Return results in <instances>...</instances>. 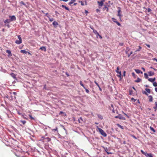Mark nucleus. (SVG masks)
Segmentation results:
<instances>
[{
  "instance_id": "obj_61",
  "label": "nucleus",
  "mask_w": 157,
  "mask_h": 157,
  "mask_svg": "<svg viewBox=\"0 0 157 157\" xmlns=\"http://www.w3.org/2000/svg\"><path fill=\"white\" fill-rule=\"evenodd\" d=\"M63 112L62 111H60L59 113V114H61L63 113Z\"/></svg>"
},
{
  "instance_id": "obj_12",
  "label": "nucleus",
  "mask_w": 157,
  "mask_h": 157,
  "mask_svg": "<svg viewBox=\"0 0 157 157\" xmlns=\"http://www.w3.org/2000/svg\"><path fill=\"white\" fill-rule=\"evenodd\" d=\"M11 21L10 19H7L5 20L4 21V22L5 24H9Z\"/></svg>"
},
{
  "instance_id": "obj_3",
  "label": "nucleus",
  "mask_w": 157,
  "mask_h": 157,
  "mask_svg": "<svg viewBox=\"0 0 157 157\" xmlns=\"http://www.w3.org/2000/svg\"><path fill=\"white\" fill-rule=\"evenodd\" d=\"M115 117L116 118H119L120 119L123 120H125V118L123 117L122 116V115L120 114H119L118 115V116H115Z\"/></svg>"
},
{
  "instance_id": "obj_37",
  "label": "nucleus",
  "mask_w": 157,
  "mask_h": 157,
  "mask_svg": "<svg viewBox=\"0 0 157 157\" xmlns=\"http://www.w3.org/2000/svg\"><path fill=\"white\" fill-rule=\"evenodd\" d=\"M107 5L108 6H110V1H109L108 2V3H107Z\"/></svg>"
},
{
  "instance_id": "obj_42",
  "label": "nucleus",
  "mask_w": 157,
  "mask_h": 157,
  "mask_svg": "<svg viewBox=\"0 0 157 157\" xmlns=\"http://www.w3.org/2000/svg\"><path fill=\"white\" fill-rule=\"evenodd\" d=\"M18 39H19V40H22L21 38V37L20 35H18L17 36Z\"/></svg>"
},
{
  "instance_id": "obj_30",
  "label": "nucleus",
  "mask_w": 157,
  "mask_h": 157,
  "mask_svg": "<svg viewBox=\"0 0 157 157\" xmlns=\"http://www.w3.org/2000/svg\"><path fill=\"white\" fill-rule=\"evenodd\" d=\"M135 71L136 72L137 74H139L140 73V70L137 69H135Z\"/></svg>"
},
{
  "instance_id": "obj_49",
  "label": "nucleus",
  "mask_w": 157,
  "mask_h": 157,
  "mask_svg": "<svg viewBox=\"0 0 157 157\" xmlns=\"http://www.w3.org/2000/svg\"><path fill=\"white\" fill-rule=\"evenodd\" d=\"M132 75L134 77H135L136 75H135V73L134 72H132Z\"/></svg>"
},
{
  "instance_id": "obj_60",
  "label": "nucleus",
  "mask_w": 157,
  "mask_h": 157,
  "mask_svg": "<svg viewBox=\"0 0 157 157\" xmlns=\"http://www.w3.org/2000/svg\"><path fill=\"white\" fill-rule=\"evenodd\" d=\"M79 119H80V120H81L82 121H83L82 118V117H80L79 118Z\"/></svg>"
},
{
  "instance_id": "obj_11",
  "label": "nucleus",
  "mask_w": 157,
  "mask_h": 157,
  "mask_svg": "<svg viewBox=\"0 0 157 157\" xmlns=\"http://www.w3.org/2000/svg\"><path fill=\"white\" fill-rule=\"evenodd\" d=\"M21 52L23 53L26 54L28 53L29 54V52L26 51L25 50H22L21 51Z\"/></svg>"
},
{
  "instance_id": "obj_7",
  "label": "nucleus",
  "mask_w": 157,
  "mask_h": 157,
  "mask_svg": "<svg viewBox=\"0 0 157 157\" xmlns=\"http://www.w3.org/2000/svg\"><path fill=\"white\" fill-rule=\"evenodd\" d=\"M155 80V78H148V80L150 82H154V81Z\"/></svg>"
},
{
  "instance_id": "obj_1",
  "label": "nucleus",
  "mask_w": 157,
  "mask_h": 157,
  "mask_svg": "<svg viewBox=\"0 0 157 157\" xmlns=\"http://www.w3.org/2000/svg\"><path fill=\"white\" fill-rule=\"evenodd\" d=\"M98 130L100 134L104 137H106V134L102 129L100 128H98Z\"/></svg>"
},
{
  "instance_id": "obj_53",
  "label": "nucleus",
  "mask_w": 157,
  "mask_h": 157,
  "mask_svg": "<svg viewBox=\"0 0 157 157\" xmlns=\"http://www.w3.org/2000/svg\"><path fill=\"white\" fill-rule=\"evenodd\" d=\"M96 12H97V13L99 12H100V10H99V9H97L96 10Z\"/></svg>"
},
{
  "instance_id": "obj_38",
  "label": "nucleus",
  "mask_w": 157,
  "mask_h": 157,
  "mask_svg": "<svg viewBox=\"0 0 157 157\" xmlns=\"http://www.w3.org/2000/svg\"><path fill=\"white\" fill-rule=\"evenodd\" d=\"M117 125H118V126L120 128H121V129H123V126H122L121 125H120V124H117Z\"/></svg>"
},
{
  "instance_id": "obj_26",
  "label": "nucleus",
  "mask_w": 157,
  "mask_h": 157,
  "mask_svg": "<svg viewBox=\"0 0 157 157\" xmlns=\"http://www.w3.org/2000/svg\"><path fill=\"white\" fill-rule=\"evenodd\" d=\"M145 90L148 93H150L151 92V91L150 89L148 88H146L145 89Z\"/></svg>"
},
{
  "instance_id": "obj_8",
  "label": "nucleus",
  "mask_w": 157,
  "mask_h": 157,
  "mask_svg": "<svg viewBox=\"0 0 157 157\" xmlns=\"http://www.w3.org/2000/svg\"><path fill=\"white\" fill-rule=\"evenodd\" d=\"M97 3L99 6L101 7L103 5V3L102 2V1H99L97 2Z\"/></svg>"
},
{
  "instance_id": "obj_45",
  "label": "nucleus",
  "mask_w": 157,
  "mask_h": 157,
  "mask_svg": "<svg viewBox=\"0 0 157 157\" xmlns=\"http://www.w3.org/2000/svg\"><path fill=\"white\" fill-rule=\"evenodd\" d=\"M133 53L132 52H131L129 54H128V57H130V56Z\"/></svg>"
},
{
  "instance_id": "obj_2",
  "label": "nucleus",
  "mask_w": 157,
  "mask_h": 157,
  "mask_svg": "<svg viewBox=\"0 0 157 157\" xmlns=\"http://www.w3.org/2000/svg\"><path fill=\"white\" fill-rule=\"evenodd\" d=\"M42 138L43 139L40 140V141L43 143L45 142H48L51 140V138L49 137L44 138V137H42Z\"/></svg>"
},
{
  "instance_id": "obj_21",
  "label": "nucleus",
  "mask_w": 157,
  "mask_h": 157,
  "mask_svg": "<svg viewBox=\"0 0 157 157\" xmlns=\"http://www.w3.org/2000/svg\"><path fill=\"white\" fill-rule=\"evenodd\" d=\"M130 48H129L128 47H127L126 48V50L125 51V53L126 54H128V52L130 50Z\"/></svg>"
},
{
  "instance_id": "obj_43",
  "label": "nucleus",
  "mask_w": 157,
  "mask_h": 157,
  "mask_svg": "<svg viewBox=\"0 0 157 157\" xmlns=\"http://www.w3.org/2000/svg\"><path fill=\"white\" fill-rule=\"evenodd\" d=\"M96 36H97V37L98 36H99V37H100V39H101L102 38V37L101 36V35L99 34V33H98V34H97V35H96Z\"/></svg>"
},
{
  "instance_id": "obj_18",
  "label": "nucleus",
  "mask_w": 157,
  "mask_h": 157,
  "mask_svg": "<svg viewBox=\"0 0 157 157\" xmlns=\"http://www.w3.org/2000/svg\"><path fill=\"white\" fill-rule=\"evenodd\" d=\"M149 75V76H152L154 75V73L151 71L148 72Z\"/></svg>"
},
{
  "instance_id": "obj_63",
  "label": "nucleus",
  "mask_w": 157,
  "mask_h": 157,
  "mask_svg": "<svg viewBox=\"0 0 157 157\" xmlns=\"http://www.w3.org/2000/svg\"><path fill=\"white\" fill-rule=\"evenodd\" d=\"M78 121L79 123H81L80 121V120L79 118L78 119Z\"/></svg>"
},
{
  "instance_id": "obj_47",
  "label": "nucleus",
  "mask_w": 157,
  "mask_h": 157,
  "mask_svg": "<svg viewBox=\"0 0 157 157\" xmlns=\"http://www.w3.org/2000/svg\"><path fill=\"white\" fill-rule=\"evenodd\" d=\"M119 45L121 46H123L124 45V43H119Z\"/></svg>"
},
{
  "instance_id": "obj_64",
  "label": "nucleus",
  "mask_w": 157,
  "mask_h": 157,
  "mask_svg": "<svg viewBox=\"0 0 157 157\" xmlns=\"http://www.w3.org/2000/svg\"><path fill=\"white\" fill-rule=\"evenodd\" d=\"M22 122L23 124H25V123L26 122L25 121H23Z\"/></svg>"
},
{
  "instance_id": "obj_34",
  "label": "nucleus",
  "mask_w": 157,
  "mask_h": 157,
  "mask_svg": "<svg viewBox=\"0 0 157 157\" xmlns=\"http://www.w3.org/2000/svg\"><path fill=\"white\" fill-rule=\"evenodd\" d=\"M153 85L154 86H155V87L157 86V83L156 82H153Z\"/></svg>"
},
{
  "instance_id": "obj_31",
  "label": "nucleus",
  "mask_w": 157,
  "mask_h": 157,
  "mask_svg": "<svg viewBox=\"0 0 157 157\" xmlns=\"http://www.w3.org/2000/svg\"><path fill=\"white\" fill-rule=\"evenodd\" d=\"M33 138H33L32 137H31L30 136V139H31V140H32L33 141H36V138H35V137H33Z\"/></svg>"
},
{
  "instance_id": "obj_20",
  "label": "nucleus",
  "mask_w": 157,
  "mask_h": 157,
  "mask_svg": "<svg viewBox=\"0 0 157 157\" xmlns=\"http://www.w3.org/2000/svg\"><path fill=\"white\" fill-rule=\"evenodd\" d=\"M75 1V0H71V1L69 2V4L71 5L72 4L74 3Z\"/></svg>"
},
{
  "instance_id": "obj_48",
  "label": "nucleus",
  "mask_w": 157,
  "mask_h": 157,
  "mask_svg": "<svg viewBox=\"0 0 157 157\" xmlns=\"http://www.w3.org/2000/svg\"><path fill=\"white\" fill-rule=\"evenodd\" d=\"M104 148L105 151L106 152L108 150L107 148L104 147Z\"/></svg>"
},
{
  "instance_id": "obj_41",
  "label": "nucleus",
  "mask_w": 157,
  "mask_h": 157,
  "mask_svg": "<svg viewBox=\"0 0 157 157\" xmlns=\"http://www.w3.org/2000/svg\"><path fill=\"white\" fill-rule=\"evenodd\" d=\"M84 88L85 90L86 91L87 93H88L89 92V90L87 89L85 87V88Z\"/></svg>"
},
{
  "instance_id": "obj_6",
  "label": "nucleus",
  "mask_w": 157,
  "mask_h": 157,
  "mask_svg": "<svg viewBox=\"0 0 157 157\" xmlns=\"http://www.w3.org/2000/svg\"><path fill=\"white\" fill-rule=\"evenodd\" d=\"M119 70V67H117V70H116V72L117 73L119 74V75H117V76L118 77H121V72L120 71V72H118V70Z\"/></svg>"
},
{
  "instance_id": "obj_4",
  "label": "nucleus",
  "mask_w": 157,
  "mask_h": 157,
  "mask_svg": "<svg viewBox=\"0 0 157 157\" xmlns=\"http://www.w3.org/2000/svg\"><path fill=\"white\" fill-rule=\"evenodd\" d=\"M9 17L10 18V19L11 21H15L16 20V17L14 15H13L12 16H10Z\"/></svg>"
},
{
  "instance_id": "obj_22",
  "label": "nucleus",
  "mask_w": 157,
  "mask_h": 157,
  "mask_svg": "<svg viewBox=\"0 0 157 157\" xmlns=\"http://www.w3.org/2000/svg\"><path fill=\"white\" fill-rule=\"evenodd\" d=\"M62 7L63 8H65V9L66 10H69V9L67 7L65 6H64V5H62Z\"/></svg>"
},
{
  "instance_id": "obj_16",
  "label": "nucleus",
  "mask_w": 157,
  "mask_h": 157,
  "mask_svg": "<svg viewBox=\"0 0 157 157\" xmlns=\"http://www.w3.org/2000/svg\"><path fill=\"white\" fill-rule=\"evenodd\" d=\"M94 83L97 85V86L99 88V89L100 90V91H101L102 89L101 88V87H100L99 84L97 83V82L96 81H94Z\"/></svg>"
},
{
  "instance_id": "obj_50",
  "label": "nucleus",
  "mask_w": 157,
  "mask_h": 157,
  "mask_svg": "<svg viewBox=\"0 0 157 157\" xmlns=\"http://www.w3.org/2000/svg\"><path fill=\"white\" fill-rule=\"evenodd\" d=\"M57 130H58L57 128H56L52 129V130L53 131H57Z\"/></svg>"
},
{
  "instance_id": "obj_27",
  "label": "nucleus",
  "mask_w": 157,
  "mask_h": 157,
  "mask_svg": "<svg viewBox=\"0 0 157 157\" xmlns=\"http://www.w3.org/2000/svg\"><path fill=\"white\" fill-rule=\"evenodd\" d=\"M144 76L145 78L147 79L148 78V75L146 73H144Z\"/></svg>"
},
{
  "instance_id": "obj_19",
  "label": "nucleus",
  "mask_w": 157,
  "mask_h": 157,
  "mask_svg": "<svg viewBox=\"0 0 157 157\" xmlns=\"http://www.w3.org/2000/svg\"><path fill=\"white\" fill-rule=\"evenodd\" d=\"M149 98V101L150 102H152L153 101V98L151 95H149L148 96Z\"/></svg>"
},
{
  "instance_id": "obj_51",
  "label": "nucleus",
  "mask_w": 157,
  "mask_h": 157,
  "mask_svg": "<svg viewBox=\"0 0 157 157\" xmlns=\"http://www.w3.org/2000/svg\"><path fill=\"white\" fill-rule=\"evenodd\" d=\"M143 93L144 94H145L147 95H148V94H147V92L145 91H144V92H143Z\"/></svg>"
},
{
  "instance_id": "obj_24",
  "label": "nucleus",
  "mask_w": 157,
  "mask_h": 157,
  "mask_svg": "<svg viewBox=\"0 0 157 157\" xmlns=\"http://www.w3.org/2000/svg\"><path fill=\"white\" fill-rule=\"evenodd\" d=\"M6 52L8 53L10 55H11V52L9 50H7L6 51Z\"/></svg>"
},
{
  "instance_id": "obj_44",
  "label": "nucleus",
  "mask_w": 157,
  "mask_h": 157,
  "mask_svg": "<svg viewBox=\"0 0 157 157\" xmlns=\"http://www.w3.org/2000/svg\"><path fill=\"white\" fill-rule=\"evenodd\" d=\"M5 26L7 27L8 28H9L10 27V25L9 24H5Z\"/></svg>"
},
{
  "instance_id": "obj_46",
  "label": "nucleus",
  "mask_w": 157,
  "mask_h": 157,
  "mask_svg": "<svg viewBox=\"0 0 157 157\" xmlns=\"http://www.w3.org/2000/svg\"><path fill=\"white\" fill-rule=\"evenodd\" d=\"M131 100L132 101H133L134 102H135L136 101V100L134 98H131Z\"/></svg>"
},
{
  "instance_id": "obj_13",
  "label": "nucleus",
  "mask_w": 157,
  "mask_h": 157,
  "mask_svg": "<svg viewBox=\"0 0 157 157\" xmlns=\"http://www.w3.org/2000/svg\"><path fill=\"white\" fill-rule=\"evenodd\" d=\"M40 49L44 52L46 51V47L44 46H42L40 48Z\"/></svg>"
},
{
  "instance_id": "obj_36",
  "label": "nucleus",
  "mask_w": 157,
  "mask_h": 157,
  "mask_svg": "<svg viewBox=\"0 0 157 157\" xmlns=\"http://www.w3.org/2000/svg\"><path fill=\"white\" fill-rule=\"evenodd\" d=\"M118 26H121V24L118 21H117L115 22Z\"/></svg>"
},
{
  "instance_id": "obj_32",
  "label": "nucleus",
  "mask_w": 157,
  "mask_h": 157,
  "mask_svg": "<svg viewBox=\"0 0 157 157\" xmlns=\"http://www.w3.org/2000/svg\"><path fill=\"white\" fill-rule=\"evenodd\" d=\"M79 83L80 85L83 87V88H85V87L84 86V85L83 84L82 82V81H80V82Z\"/></svg>"
},
{
  "instance_id": "obj_29",
  "label": "nucleus",
  "mask_w": 157,
  "mask_h": 157,
  "mask_svg": "<svg viewBox=\"0 0 157 157\" xmlns=\"http://www.w3.org/2000/svg\"><path fill=\"white\" fill-rule=\"evenodd\" d=\"M98 117L101 120L103 119V117L101 115L99 114H98Z\"/></svg>"
},
{
  "instance_id": "obj_23",
  "label": "nucleus",
  "mask_w": 157,
  "mask_h": 157,
  "mask_svg": "<svg viewBox=\"0 0 157 157\" xmlns=\"http://www.w3.org/2000/svg\"><path fill=\"white\" fill-rule=\"evenodd\" d=\"M141 80V79L140 78L138 77L137 78V79L135 80V82H140Z\"/></svg>"
},
{
  "instance_id": "obj_33",
  "label": "nucleus",
  "mask_w": 157,
  "mask_h": 157,
  "mask_svg": "<svg viewBox=\"0 0 157 157\" xmlns=\"http://www.w3.org/2000/svg\"><path fill=\"white\" fill-rule=\"evenodd\" d=\"M150 129L152 131H153V132H155V130L153 128H152V127L150 126Z\"/></svg>"
},
{
  "instance_id": "obj_54",
  "label": "nucleus",
  "mask_w": 157,
  "mask_h": 157,
  "mask_svg": "<svg viewBox=\"0 0 157 157\" xmlns=\"http://www.w3.org/2000/svg\"><path fill=\"white\" fill-rule=\"evenodd\" d=\"M66 75H67V77L69 76V74L67 72H66Z\"/></svg>"
},
{
  "instance_id": "obj_56",
  "label": "nucleus",
  "mask_w": 157,
  "mask_h": 157,
  "mask_svg": "<svg viewBox=\"0 0 157 157\" xmlns=\"http://www.w3.org/2000/svg\"><path fill=\"white\" fill-rule=\"evenodd\" d=\"M153 60H155L156 61V62H157V59L155 58H154L153 59H152Z\"/></svg>"
},
{
  "instance_id": "obj_55",
  "label": "nucleus",
  "mask_w": 157,
  "mask_h": 157,
  "mask_svg": "<svg viewBox=\"0 0 157 157\" xmlns=\"http://www.w3.org/2000/svg\"><path fill=\"white\" fill-rule=\"evenodd\" d=\"M132 137L133 138H135V139H137L136 137L135 136H134V135H132Z\"/></svg>"
},
{
  "instance_id": "obj_17",
  "label": "nucleus",
  "mask_w": 157,
  "mask_h": 157,
  "mask_svg": "<svg viewBox=\"0 0 157 157\" xmlns=\"http://www.w3.org/2000/svg\"><path fill=\"white\" fill-rule=\"evenodd\" d=\"M155 106L153 107L154 109H155V111H156L157 109V102L156 101L155 102Z\"/></svg>"
},
{
  "instance_id": "obj_5",
  "label": "nucleus",
  "mask_w": 157,
  "mask_h": 157,
  "mask_svg": "<svg viewBox=\"0 0 157 157\" xmlns=\"http://www.w3.org/2000/svg\"><path fill=\"white\" fill-rule=\"evenodd\" d=\"M118 10L117 16H119L120 18L122 17V15L120 13L121 12V8L119 7H118Z\"/></svg>"
},
{
  "instance_id": "obj_40",
  "label": "nucleus",
  "mask_w": 157,
  "mask_h": 157,
  "mask_svg": "<svg viewBox=\"0 0 157 157\" xmlns=\"http://www.w3.org/2000/svg\"><path fill=\"white\" fill-rule=\"evenodd\" d=\"M112 20L113 21V22H115V23L116 22V21H117V20L116 19H115V18H112Z\"/></svg>"
},
{
  "instance_id": "obj_28",
  "label": "nucleus",
  "mask_w": 157,
  "mask_h": 157,
  "mask_svg": "<svg viewBox=\"0 0 157 157\" xmlns=\"http://www.w3.org/2000/svg\"><path fill=\"white\" fill-rule=\"evenodd\" d=\"M47 17L49 18L50 21H52L54 20L53 18H50L49 16H47Z\"/></svg>"
},
{
  "instance_id": "obj_15",
  "label": "nucleus",
  "mask_w": 157,
  "mask_h": 157,
  "mask_svg": "<svg viewBox=\"0 0 157 157\" xmlns=\"http://www.w3.org/2000/svg\"><path fill=\"white\" fill-rule=\"evenodd\" d=\"M15 43L17 44H19L22 43V40H16L15 41Z\"/></svg>"
},
{
  "instance_id": "obj_9",
  "label": "nucleus",
  "mask_w": 157,
  "mask_h": 157,
  "mask_svg": "<svg viewBox=\"0 0 157 157\" xmlns=\"http://www.w3.org/2000/svg\"><path fill=\"white\" fill-rule=\"evenodd\" d=\"M10 75L14 79H17L16 78V75L15 74L13 73H11Z\"/></svg>"
},
{
  "instance_id": "obj_59",
  "label": "nucleus",
  "mask_w": 157,
  "mask_h": 157,
  "mask_svg": "<svg viewBox=\"0 0 157 157\" xmlns=\"http://www.w3.org/2000/svg\"><path fill=\"white\" fill-rule=\"evenodd\" d=\"M146 46L148 48H150V45H149V44H146Z\"/></svg>"
},
{
  "instance_id": "obj_62",
  "label": "nucleus",
  "mask_w": 157,
  "mask_h": 157,
  "mask_svg": "<svg viewBox=\"0 0 157 157\" xmlns=\"http://www.w3.org/2000/svg\"><path fill=\"white\" fill-rule=\"evenodd\" d=\"M155 91L156 92H157V88L155 87Z\"/></svg>"
},
{
  "instance_id": "obj_25",
  "label": "nucleus",
  "mask_w": 157,
  "mask_h": 157,
  "mask_svg": "<svg viewBox=\"0 0 157 157\" xmlns=\"http://www.w3.org/2000/svg\"><path fill=\"white\" fill-rule=\"evenodd\" d=\"M93 32L96 35H97V34H98V32L97 31L94 30V29H93Z\"/></svg>"
},
{
  "instance_id": "obj_58",
  "label": "nucleus",
  "mask_w": 157,
  "mask_h": 157,
  "mask_svg": "<svg viewBox=\"0 0 157 157\" xmlns=\"http://www.w3.org/2000/svg\"><path fill=\"white\" fill-rule=\"evenodd\" d=\"M106 153H107V154H111L112 153L111 152H108V151H107L106 152Z\"/></svg>"
},
{
  "instance_id": "obj_10",
  "label": "nucleus",
  "mask_w": 157,
  "mask_h": 157,
  "mask_svg": "<svg viewBox=\"0 0 157 157\" xmlns=\"http://www.w3.org/2000/svg\"><path fill=\"white\" fill-rule=\"evenodd\" d=\"M53 25L56 28L57 27L58 25V23L56 21H54L53 23Z\"/></svg>"
},
{
  "instance_id": "obj_52",
  "label": "nucleus",
  "mask_w": 157,
  "mask_h": 157,
  "mask_svg": "<svg viewBox=\"0 0 157 157\" xmlns=\"http://www.w3.org/2000/svg\"><path fill=\"white\" fill-rule=\"evenodd\" d=\"M147 10L148 12H150V11H151V9H150V8H148Z\"/></svg>"
},
{
  "instance_id": "obj_35",
  "label": "nucleus",
  "mask_w": 157,
  "mask_h": 157,
  "mask_svg": "<svg viewBox=\"0 0 157 157\" xmlns=\"http://www.w3.org/2000/svg\"><path fill=\"white\" fill-rule=\"evenodd\" d=\"M141 47L140 46H139V49H137L136 50V51H135V52H138V51H140V50L141 49Z\"/></svg>"
},
{
  "instance_id": "obj_39",
  "label": "nucleus",
  "mask_w": 157,
  "mask_h": 157,
  "mask_svg": "<svg viewBox=\"0 0 157 157\" xmlns=\"http://www.w3.org/2000/svg\"><path fill=\"white\" fill-rule=\"evenodd\" d=\"M30 119H31V120H35V117H32L31 115H30Z\"/></svg>"
},
{
  "instance_id": "obj_57",
  "label": "nucleus",
  "mask_w": 157,
  "mask_h": 157,
  "mask_svg": "<svg viewBox=\"0 0 157 157\" xmlns=\"http://www.w3.org/2000/svg\"><path fill=\"white\" fill-rule=\"evenodd\" d=\"M141 69H142V70H143V71H145V69L144 68L142 67L141 68Z\"/></svg>"
},
{
  "instance_id": "obj_14",
  "label": "nucleus",
  "mask_w": 157,
  "mask_h": 157,
  "mask_svg": "<svg viewBox=\"0 0 157 157\" xmlns=\"http://www.w3.org/2000/svg\"><path fill=\"white\" fill-rule=\"evenodd\" d=\"M108 7L107 5H105L104 7L103 8V10H106L107 11H108L109 10Z\"/></svg>"
}]
</instances>
